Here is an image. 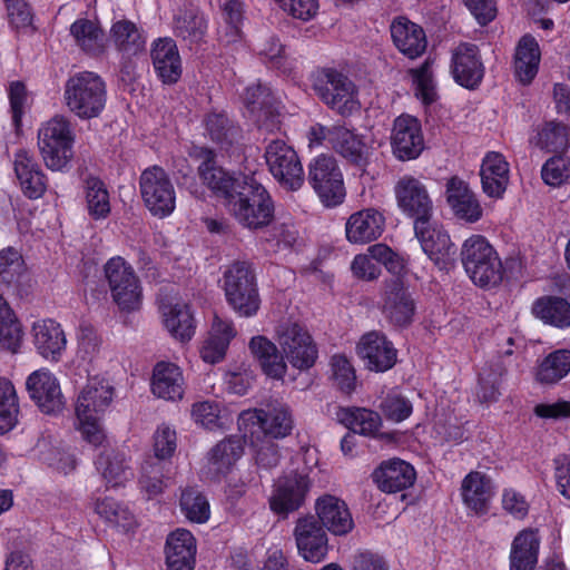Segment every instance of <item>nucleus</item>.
<instances>
[{
    "label": "nucleus",
    "instance_id": "obj_2",
    "mask_svg": "<svg viewBox=\"0 0 570 570\" xmlns=\"http://www.w3.org/2000/svg\"><path fill=\"white\" fill-rule=\"evenodd\" d=\"M63 104L76 117L88 120L100 116L106 106L107 89L104 79L92 71L70 76L63 85Z\"/></svg>",
    "mask_w": 570,
    "mask_h": 570
},
{
    "label": "nucleus",
    "instance_id": "obj_61",
    "mask_svg": "<svg viewBox=\"0 0 570 570\" xmlns=\"http://www.w3.org/2000/svg\"><path fill=\"white\" fill-rule=\"evenodd\" d=\"M24 261L20 252L13 247L0 250V282L11 285L24 273Z\"/></svg>",
    "mask_w": 570,
    "mask_h": 570
},
{
    "label": "nucleus",
    "instance_id": "obj_46",
    "mask_svg": "<svg viewBox=\"0 0 570 570\" xmlns=\"http://www.w3.org/2000/svg\"><path fill=\"white\" fill-rule=\"evenodd\" d=\"M570 372V350H557L548 354L537 366L534 376L539 383L554 384Z\"/></svg>",
    "mask_w": 570,
    "mask_h": 570
},
{
    "label": "nucleus",
    "instance_id": "obj_7",
    "mask_svg": "<svg viewBox=\"0 0 570 570\" xmlns=\"http://www.w3.org/2000/svg\"><path fill=\"white\" fill-rule=\"evenodd\" d=\"M225 297L240 317L255 316L261 307V297L254 272L245 262H235L224 273Z\"/></svg>",
    "mask_w": 570,
    "mask_h": 570
},
{
    "label": "nucleus",
    "instance_id": "obj_56",
    "mask_svg": "<svg viewBox=\"0 0 570 570\" xmlns=\"http://www.w3.org/2000/svg\"><path fill=\"white\" fill-rule=\"evenodd\" d=\"M243 101L246 111L244 115L256 122L261 121L262 115L269 112L272 96L268 88L261 83L248 86L245 89Z\"/></svg>",
    "mask_w": 570,
    "mask_h": 570
},
{
    "label": "nucleus",
    "instance_id": "obj_54",
    "mask_svg": "<svg viewBox=\"0 0 570 570\" xmlns=\"http://www.w3.org/2000/svg\"><path fill=\"white\" fill-rule=\"evenodd\" d=\"M567 128L557 122H547L538 127L529 141L532 146L547 151L564 149L568 144Z\"/></svg>",
    "mask_w": 570,
    "mask_h": 570
},
{
    "label": "nucleus",
    "instance_id": "obj_47",
    "mask_svg": "<svg viewBox=\"0 0 570 570\" xmlns=\"http://www.w3.org/2000/svg\"><path fill=\"white\" fill-rule=\"evenodd\" d=\"M340 420L354 433L365 436H375L382 428L380 414L365 407L343 409Z\"/></svg>",
    "mask_w": 570,
    "mask_h": 570
},
{
    "label": "nucleus",
    "instance_id": "obj_32",
    "mask_svg": "<svg viewBox=\"0 0 570 570\" xmlns=\"http://www.w3.org/2000/svg\"><path fill=\"white\" fill-rule=\"evenodd\" d=\"M334 139L335 145L333 150L348 164L364 170L371 163L374 148L366 137L341 126L337 127Z\"/></svg>",
    "mask_w": 570,
    "mask_h": 570
},
{
    "label": "nucleus",
    "instance_id": "obj_34",
    "mask_svg": "<svg viewBox=\"0 0 570 570\" xmlns=\"http://www.w3.org/2000/svg\"><path fill=\"white\" fill-rule=\"evenodd\" d=\"M154 69L164 83L179 80L183 67L176 42L171 38H159L153 42L150 51Z\"/></svg>",
    "mask_w": 570,
    "mask_h": 570
},
{
    "label": "nucleus",
    "instance_id": "obj_25",
    "mask_svg": "<svg viewBox=\"0 0 570 570\" xmlns=\"http://www.w3.org/2000/svg\"><path fill=\"white\" fill-rule=\"evenodd\" d=\"M371 476L382 492L393 494L412 487L416 480V472L406 461L393 458L382 461Z\"/></svg>",
    "mask_w": 570,
    "mask_h": 570
},
{
    "label": "nucleus",
    "instance_id": "obj_22",
    "mask_svg": "<svg viewBox=\"0 0 570 570\" xmlns=\"http://www.w3.org/2000/svg\"><path fill=\"white\" fill-rule=\"evenodd\" d=\"M31 337L37 353L48 362L61 361L67 350V335L60 323L52 318L33 322Z\"/></svg>",
    "mask_w": 570,
    "mask_h": 570
},
{
    "label": "nucleus",
    "instance_id": "obj_13",
    "mask_svg": "<svg viewBox=\"0 0 570 570\" xmlns=\"http://www.w3.org/2000/svg\"><path fill=\"white\" fill-rule=\"evenodd\" d=\"M397 208L405 216L419 220L431 219L433 200L425 184L413 175L399 177L393 187Z\"/></svg>",
    "mask_w": 570,
    "mask_h": 570
},
{
    "label": "nucleus",
    "instance_id": "obj_55",
    "mask_svg": "<svg viewBox=\"0 0 570 570\" xmlns=\"http://www.w3.org/2000/svg\"><path fill=\"white\" fill-rule=\"evenodd\" d=\"M124 501H95V511L114 527L128 532L135 527L134 513Z\"/></svg>",
    "mask_w": 570,
    "mask_h": 570
},
{
    "label": "nucleus",
    "instance_id": "obj_8",
    "mask_svg": "<svg viewBox=\"0 0 570 570\" xmlns=\"http://www.w3.org/2000/svg\"><path fill=\"white\" fill-rule=\"evenodd\" d=\"M275 336L287 364L293 368L304 372L315 365L318 348L306 326L295 321H286L278 325Z\"/></svg>",
    "mask_w": 570,
    "mask_h": 570
},
{
    "label": "nucleus",
    "instance_id": "obj_60",
    "mask_svg": "<svg viewBox=\"0 0 570 570\" xmlns=\"http://www.w3.org/2000/svg\"><path fill=\"white\" fill-rule=\"evenodd\" d=\"M461 495L463 499H485L494 495V484L485 473L471 471L462 480Z\"/></svg>",
    "mask_w": 570,
    "mask_h": 570
},
{
    "label": "nucleus",
    "instance_id": "obj_51",
    "mask_svg": "<svg viewBox=\"0 0 570 570\" xmlns=\"http://www.w3.org/2000/svg\"><path fill=\"white\" fill-rule=\"evenodd\" d=\"M272 499H304L311 491L312 482L304 472L289 471L274 482Z\"/></svg>",
    "mask_w": 570,
    "mask_h": 570
},
{
    "label": "nucleus",
    "instance_id": "obj_52",
    "mask_svg": "<svg viewBox=\"0 0 570 570\" xmlns=\"http://www.w3.org/2000/svg\"><path fill=\"white\" fill-rule=\"evenodd\" d=\"M20 412L17 391L11 381L0 377V434L11 431Z\"/></svg>",
    "mask_w": 570,
    "mask_h": 570
},
{
    "label": "nucleus",
    "instance_id": "obj_26",
    "mask_svg": "<svg viewBox=\"0 0 570 570\" xmlns=\"http://www.w3.org/2000/svg\"><path fill=\"white\" fill-rule=\"evenodd\" d=\"M150 391L154 396L167 402L181 401L186 391L183 370L173 362L156 363L151 373Z\"/></svg>",
    "mask_w": 570,
    "mask_h": 570
},
{
    "label": "nucleus",
    "instance_id": "obj_40",
    "mask_svg": "<svg viewBox=\"0 0 570 570\" xmlns=\"http://www.w3.org/2000/svg\"><path fill=\"white\" fill-rule=\"evenodd\" d=\"M108 43L111 42L122 56H136L145 50L146 37L140 28L130 20L115 21L109 30Z\"/></svg>",
    "mask_w": 570,
    "mask_h": 570
},
{
    "label": "nucleus",
    "instance_id": "obj_62",
    "mask_svg": "<svg viewBox=\"0 0 570 570\" xmlns=\"http://www.w3.org/2000/svg\"><path fill=\"white\" fill-rule=\"evenodd\" d=\"M178 446L176 429L167 423L159 424L153 434V452L158 460H169Z\"/></svg>",
    "mask_w": 570,
    "mask_h": 570
},
{
    "label": "nucleus",
    "instance_id": "obj_50",
    "mask_svg": "<svg viewBox=\"0 0 570 570\" xmlns=\"http://www.w3.org/2000/svg\"><path fill=\"white\" fill-rule=\"evenodd\" d=\"M96 464L108 488L122 487L132 476L125 458L120 454L114 452L102 453L99 455Z\"/></svg>",
    "mask_w": 570,
    "mask_h": 570
},
{
    "label": "nucleus",
    "instance_id": "obj_24",
    "mask_svg": "<svg viewBox=\"0 0 570 570\" xmlns=\"http://www.w3.org/2000/svg\"><path fill=\"white\" fill-rule=\"evenodd\" d=\"M357 355L364 361L366 368L373 372H386L397 360V351L393 343L381 332L364 334L357 346Z\"/></svg>",
    "mask_w": 570,
    "mask_h": 570
},
{
    "label": "nucleus",
    "instance_id": "obj_49",
    "mask_svg": "<svg viewBox=\"0 0 570 570\" xmlns=\"http://www.w3.org/2000/svg\"><path fill=\"white\" fill-rule=\"evenodd\" d=\"M190 415L196 424L209 431L223 430L232 421L220 403L214 401L194 403Z\"/></svg>",
    "mask_w": 570,
    "mask_h": 570
},
{
    "label": "nucleus",
    "instance_id": "obj_64",
    "mask_svg": "<svg viewBox=\"0 0 570 570\" xmlns=\"http://www.w3.org/2000/svg\"><path fill=\"white\" fill-rule=\"evenodd\" d=\"M541 177L549 186H561L570 178V160L560 156L548 159L542 166Z\"/></svg>",
    "mask_w": 570,
    "mask_h": 570
},
{
    "label": "nucleus",
    "instance_id": "obj_6",
    "mask_svg": "<svg viewBox=\"0 0 570 570\" xmlns=\"http://www.w3.org/2000/svg\"><path fill=\"white\" fill-rule=\"evenodd\" d=\"M238 429L245 438L284 439L294 429V417L288 405L277 403L264 409H249L238 415Z\"/></svg>",
    "mask_w": 570,
    "mask_h": 570
},
{
    "label": "nucleus",
    "instance_id": "obj_45",
    "mask_svg": "<svg viewBox=\"0 0 570 570\" xmlns=\"http://www.w3.org/2000/svg\"><path fill=\"white\" fill-rule=\"evenodd\" d=\"M205 134L222 149H228L239 137L238 128L224 111L213 110L204 119Z\"/></svg>",
    "mask_w": 570,
    "mask_h": 570
},
{
    "label": "nucleus",
    "instance_id": "obj_23",
    "mask_svg": "<svg viewBox=\"0 0 570 570\" xmlns=\"http://www.w3.org/2000/svg\"><path fill=\"white\" fill-rule=\"evenodd\" d=\"M115 397L111 383L99 376L88 379L75 400V415H106Z\"/></svg>",
    "mask_w": 570,
    "mask_h": 570
},
{
    "label": "nucleus",
    "instance_id": "obj_16",
    "mask_svg": "<svg viewBox=\"0 0 570 570\" xmlns=\"http://www.w3.org/2000/svg\"><path fill=\"white\" fill-rule=\"evenodd\" d=\"M202 163L198 166V176L202 183L216 196L224 199V204L243 186L247 177L235 176L216 165L215 153L205 147H197L193 154Z\"/></svg>",
    "mask_w": 570,
    "mask_h": 570
},
{
    "label": "nucleus",
    "instance_id": "obj_1",
    "mask_svg": "<svg viewBox=\"0 0 570 570\" xmlns=\"http://www.w3.org/2000/svg\"><path fill=\"white\" fill-rule=\"evenodd\" d=\"M460 259L468 277L480 288H493L503 279L504 267L501 257L489 239L481 234H472L463 240Z\"/></svg>",
    "mask_w": 570,
    "mask_h": 570
},
{
    "label": "nucleus",
    "instance_id": "obj_63",
    "mask_svg": "<svg viewBox=\"0 0 570 570\" xmlns=\"http://www.w3.org/2000/svg\"><path fill=\"white\" fill-rule=\"evenodd\" d=\"M379 407L386 420L395 423L406 420L413 412L411 402L395 391L389 393Z\"/></svg>",
    "mask_w": 570,
    "mask_h": 570
},
{
    "label": "nucleus",
    "instance_id": "obj_48",
    "mask_svg": "<svg viewBox=\"0 0 570 570\" xmlns=\"http://www.w3.org/2000/svg\"><path fill=\"white\" fill-rule=\"evenodd\" d=\"M85 200L88 215L94 220H105L111 212L110 194L104 181L89 178L86 181Z\"/></svg>",
    "mask_w": 570,
    "mask_h": 570
},
{
    "label": "nucleus",
    "instance_id": "obj_38",
    "mask_svg": "<svg viewBox=\"0 0 570 570\" xmlns=\"http://www.w3.org/2000/svg\"><path fill=\"white\" fill-rule=\"evenodd\" d=\"M391 36L397 49L412 59L421 56L426 48L423 29L405 17H397L393 20Z\"/></svg>",
    "mask_w": 570,
    "mask_h": 570
},
{
    "label": "nucleus",
    "instance_id": "obj_53",
    "mask_svg": "<svg viewBox=\"0 0 570 570\" xmlns=\"http://www.w3.org/2000/svg\"><path fill=\"white\" fill-rule=\"evenodd\" d=\"M22 331L13 311L0 294V344L3 348L16 353L21 344Z\"/></svg>",
    "mask_w": 570,
    "mask_h": 570
},
{
    "label": "nucleus",
    "instance_id": "obj_5",
    "mask_svg": "<svg viewBox=\"0 0 570 570\" xmlns=\"http://www.w3.org/2000/svg\"><path fill=\"white\" fill-rule=\"evenodd\" d=\"M75 131L70 120L56 115L38 129V148L50 170L66 169L73 157Z\"/></svg>",
    "mask_w": 570,
    "mask_h": 570
},
{
    "label": "nucleus",
    "instance_id": "obj_12",
    "mask_svg": "<svg viewBox=\"0 0 570 570\" xmlns=\"http://www.w3.org/2000/svg\"><path fill=\"white\" fill-rule=\"evenodd\" d=\"M380 308L389 324L399 328L407 327L416 314L414 292L403 278L385 281L381 292Z\"/></svg>",
    "mask_w": 570,
    "mask_h": 570
},
{
    "label": "nucleus",
    "instance_id": "obj_31",
    "mask_svg": "<svg viewBox=\"0 0 570 570\" xmlns=\"http://www.w3.org/2000/svg\"><path fill=\"white\" fill-rule=\"evenodd\" d=\"M385 217L376 208H364L353 213L346 220V239L352 244H366L376 240L383 233Z\"/></svg>",
    "mask_w": 570,
    "mask_h": 570
},
{
    "label": "nucleus",
    "instance_id": "obj_4",
    "mask_svg": "<svg viewBox=\"0 0 570 570\" xmlns=\"http://www.w3.org/2000/svg\"><path fill=\"white\" fill-rule=\"evenodd\" d=\"M110 299L122 315L137 313L142 307L144 287L134 266L121 256L109 258L104 265Z\"/></svg>",
    "mask_w": 570,
    "mask_h": 570
},
{
    "label": "nucleus",
    "instance_id": "obj_30",
    "mask_svg": "<svg viewBox=\"0 0 570 570\" xmlns=\"http://www.w3.org/2000/svg\"><path fill=\"white\" fill-rule=\"evenodd\" d=\"M196 552V539L189 530L176 529L170 532L165 544L167 570H194Z\"/></svg>",
    "mask_w": 570,
    "mask_h": 570
},
{
    "label": "nucleus",
    "instance_id": "obj_18",
    "mask_svg": "<svg viewBox=\"0 0 570 570\" xmlns=\"http://www.w3.org/2000/svg\"><path fill=\"white\" fill-rule=\"evenodd\" d=\"M392 153L402 161L416 159L424 150V137L421 122L410 115L399 116L391 132Z\"/></svg>",
    "mask_w": 570,
    "mask_h": 570
},
{
    "label": "nucleus",
    "instance_id": "obj_59",
    "mask_svg": "<svg viewBox=\"0 0 570 570\" xmlns=\"http://www.w3.org/2000/svg\"><path fill=\"white\" fill-rule=\"evenodd\" d=\"M410 72L412 75L416 98L424 105L433 104L438 98V92L431 63L425 61L421 67L412 69Z\"/></svg>",
    "mask_w": 570,
    "mask_h": 570
},
{
    "label": "nucleus",
    "instance_id": "obj_39",
    "mask_svg": "<svg viewBox=\"0 0 570 570\" xmlns=\"http://www.w3.org/2000/svg\"><path fill=\"white\" fill-rule=\"evenodd\" d=\"M317 519L334 535H346L354 529L352 513L346 501H315Z\"/></svg>",
    "mask_w": 570,
    "mask_h": 570
},
{
    "label": "nucleus",
    "instance_id": "obj_19",
    "mask_svg": "<svg viewBox=\"0 0 570 570\" xmlns=\"http://www.w3.org/2000/svg\"><path fill=\"white\" fill-rule=\"evenodd\" d=\"M415 236L423 252L440 268L449 269L453 262V243L446 230L430 219L414 223Z\"/></svg>",
    "mask_w": 570,
    "mask_h": 570
},
{
    "label": "nucleus",
    "instance_id": "obj_35",
    "mask_svg": "<svg viewBox=\"0 0 570 570\" xmlns=\"http://www.w3.org/2000/svg\"><path fill=\"white\" fill-rule=\"evenodd\" d=\"M75 45L90 57H100L106 53L108 39L98 20L78 18L69 28Z\"/></svg>",
    "mask_w": 570,
    "mask_h": 570
},
{
    "label": "nucleus",
    "instance_id": "obj_28",
    "mask_svg": "<svg viewBox=\"0 0 570 570\" xmlns=\"http://www.w3.org/2000/svg\"><path fill=\"white\" fill-rule=\"evenodd\" d=\"M248 350L264 375L274 381H284L288 364L276 343L264 335H255L249 340Z\"/></svg>",
    "mask_w": 570,
    "mask_h": 570
},
{
    "label": "nucleus",
    "instance_id": "obj_11",
    "mask_svg": "<svg viewBox=\"0 0 570 570\" xmlns=\"http://www.w3.org/2000/svg\"><path fill=\"white\" fill-rule=\"evenodd\" d=\"M308 181L325 206L333 207L343 203V174L333 156L320 155L309 163Z\"/></svg>",
    "mask_w": 570,
    "mask_h": 570
},
{
    "label": "nucleus",
    "instance_id": "obj_42",
    "mask_svg": "<svg viewBox=\"0 0 570 570\" xmlns=\"http://www.w3.org/2000/svg\"><path fill=\"white\" fill-rule=\"evenodd\" d=\"M207 27L205 16L194 7L180 10L174 20L175 35L190 45L198 43L204 39Z\"/></svg>",
    "mask_w": 570,
    "mask_h": 570
},
{
    "label": "nucleus",
    "instance_id": "obj_43",
    "mask_svg": "<svg viewBox=\"0 0 570 570\" xmlns=\"http://www.w3.org/2000/svg\"><path fill=\"white\" fill-rule=\"evenodd\" d=\"M507 373L505 365L500 358L485 363L479 374L478 400L481 403H494L499 400L500 387Z\"/></svg>",
    "mask_w": 570,
    "mask_h": 570
},
{
    "label": "nucleus",
    "instance_id": "obj_3",
    "mask_svg": "<svg viewBox=\"0 0 570 570\" xmlns=\"http://www.w3.org/2000/svg\"><path fill=\"white\" fill-rule=\"evenodd\" d=\"M228 213L248 229L267 226L274 217V205L268 191L254 178L243 180V186L225 203Z\"/></svg>",
    "mask_w": 570,
    "mask_h": 570
},
{
    "label": "nucleus",
    "instance_id": "obj_21",
    "mask_svg": "<svg viewBox=\"0 0 570 570\" xmlns=\"http://www.w3.org/2000/svg\"><path fill=\"white\" fill-rule=\"evenodd\" d=\"M445 199L453 216L462 222L474 224L483 217V207L469 183L458 176L445 183Z\"/></svg>",
    "mask_w": 570,
    "mask_h": 570
},
{
    "label": "nucleus",
    "instance_id": "obj_29",
    "mask_svg": "<svg viewBox=\"0 0 570 570\" xmlns=\"http://www.w3.org/2000/svg\"><path fill=\"white\" fill-rule=\"evenodd\" d=\"M480 178L488 197L502 198L510 180V165L505 157L498 151H488L481 160Z\"/></svg>",
    "mask_w": 570,
    "mask_h": 570
},
{
    "label": "nucleus",
    "instance_id": "obj_10",
    "mask_svg": "<svg viewBox=\"0 0 570 570\" xmlns=\"http://www.w3.org/2000/svg\"><path fill=\"white\" fill-rule=\"evenodd\" d=\"M139 191L144 205L158 218L170 216L176 208V189L164 168L151 166L139 177Z\"/></svg>",
    "mask_w": 570,
    "mask_h": 570
},
{
    "label": "nucleus",
    "instance_id": "obj_58",
    "mask_svg": "<svg viewBox=\"0 0 570 570\" xmlns=\"http://www.w3.org/2000/svg\"><path fill=\"white\" fill-rule=\"evenodd\" d=\"M105 415H76V429L83 441L99 448L107 442V434L102 424Z\"/></svg>",
    "mask_w": 570,
    "mask_h": 570
},
{
    "label": "nucleus",
    "instance_id": "obj_27",
    "mask_svg": "<svg viewBox=\"0 0 570 570\" xmlns=\"http://www.w3.org/2000/svg\"><path fill=\"white\" fill-rule=\"evenodd\" d=\"M161 324L168 334L181 343L189 342L196 333L194 311L187 302L170 301L159 306Z\"/></svg>",
    "mask_w": 570,
    "mask_h": 570
},
{
    "label": "nucleus",
    "instance_id": "obj_57",
    "mask_svg": "<svg viewBox=\"0 0 570 570\" xmlns=\"http://www.w3.org/2000/svg\"><path fill=\"white\" fill-rule=\"evenodd\" d=\"M332 380L343 393L351 394L356 387L355 368L343 354L333 355L330 362Z\"/></svg>",
    "mask_w": 570,
    "mask_h": 570
},
{
    "label": "nucleus",
    "instance_id": "obj_14",
    "mask_svg": "<svg viewBox=\"0 0 570 570\" xmlns=\"http://www.w3.org/2000/svg\"><path fill=\"white\" fill-rule=\"evenodd\" d=\"M273 177L284 187L297 190L304 183V170L296 151L283 140L271 141L265 150Z\"/></svg>",
    "mask_w": 570,
    "mask_h": 570
},
{
    "label": "nucleus",
    "instance_id": "obj_44",
    "mask_svg": "<svg viewBox=\"0 0 570 570\" xmlns=\"http://www.w3.org/2000/svg\"><path fill=\"white\" fill-rule=\"evenodd\" d=\"M534 316L558 328L570 327V304L560 297H541L533 304Z\"/></svg>",
    "mask_w": 570,
    "mask_h": 570
},
{
    "label": "nucleus",
    "instance_id": "obj_41",
    "mask_svg": "<svg viewBox=\"0 0 570 570\" xmlns=\"http://www.w3.org/2000/svg\"><path fill=\"white\" fill-rule=\"evenodd\" d=\"M244 454V442L237 436L219 441L207 454V469L210 473H229Z\"/></svg>",
    "mask_w": 570,
    "mask_h": 570
},
{
    "label": "nucleus",
    "instance_id": "obj_20",
    "mask_svg": "<svg viewBox=\"0 0 570 570\" xmlns=\"http://www.w3.org/2000/svg\"><path fill=\"white\" fill-rule=\"evenodd\" d=\"M450 71L456 83L474 89L484 77V66L475 45L461 42L451 51Z\"/></svg>",
    "mask_w": 570,
    "mask_h": 570
},
{
    "label": "nucleus",
    "instance_id": "obj_17",
    "mask_svg": "<svg viewBox=\"0 0 570 570\" xmlns=\"http://www.w3.org/2000/svg\"><path fill=\"white\" fill-rule=\"evenodd\" d=\"M294 538L298 554L308 562H321L328 552V538L325 529L315 515L297 519Z\"/></svg>",
    "mask_w": 570,
    "mask_h": 570
},
{
    "label": "nucleus",
    "instance_id": "obj_9",
    "mask_svg": "<svg viewBox=\"0 0 570 570\" xmlns=\"http://www.w3.org/2000/svg\"><path fill=\"white\" fill-rule=\"evenodd\" d=\"M314 89L325 105L342 116H350L360 109L356 86L336 69L321 70Z\"/></svg>",
    "mask_w": 570,
    "mask_h": 570
},
{
    "label": "nucleus",
    "instance_id": "obj_36",
    "mask_svg": "<svg viewBox=\"0 0 570 570\" xmlns=\"http://www.w3.org/2000/svg\"><path fill=\"white\" fill-rule=\"evenodd\" d=\"M541 61V49L537 39L524 35L518 41L513 56V72L519 82L529 85L535 78Z\"/></svg>",
    "mask_w": 570,
    "mask_h": 570
},
{
    "label": "nucleus",
    "instance_id": "obj_37",
    "mask_svg": "<svg viewBox=\"0 0 570 570\" xmlns=\"http://www.w3.org/2000/svg\"><path fill=\"white\" fill-rule=\"evenodd\" d=\"M540 537L535 529H523L513 539L509 556L510 570H535Z\"/></svg>",
    "mask_w": 570,
    "mask_h": 570
},
{
    "label": "nucleus",
    "instance_id": "obj_33",
    "mask_svg": "<svg viewBox=\"0 0 570 570\" xmlns=\"http://www.w3.org/2000/svg\"><path fill=\"white\" fill-rule=\"evenodd\" d=\"M13 170L22 193L30 199L40 198L47 189V180L35 157L20 149L14 154Z\"/></svg>",
    "mask_w": 570,
    "mask_h": 570
},
{
    "label": "nucleus",
    "instance_id": "obj_15",
    "mask_svg": "<svg viewBox=\"0 0 570 570\" xmlns=\"http://www.w3.org/2000/svg\"><path fill=\"white\" fill-rule=\"evenodd\" d=\"M26 389L31 401L45 414L57 415L66 406L59 380L48 368L31 372L26 380Z\"/></svg>",
    "mask_w": 570,
    "mask_h": 570
}]
</instances>
